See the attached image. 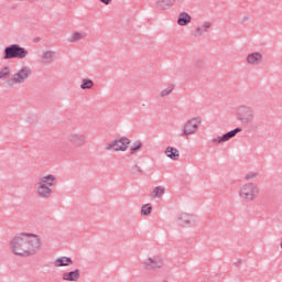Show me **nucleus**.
<instances>
[{
  "mask_svg": "<svg viewBox=\"0 0 282 282\" xmlns=\"http://www.w3.org/2000/svg\"><path fill=\"white\" fill-rule=\"evenodd\" d=\"M43 241L36 234L22 232L14 236L9 242V250L18 257H31L41 250Z\"/></svg>",
  "mask_w": 282,
  "mask_h": 282,
  "instance_id": "nucleus-1",
  "label": "nucleus"
},
{
  "mask_svg": "<svg viewBox=\"0 0 282 282\" xmlns=\"http://www.w3.org/2000/svg\"><path fill=\"white\" fill-rule=\"evenodd\" d=\"M56 185V175L54 174H45L39 177L35 185V195L40 199H50L52 197L54 191V186Z\"/></svg>",
  "mask_w": 282,
  "mask_h": 282,
  "instance_id": "nucleus-2",
  "label": "nucleus"
},
{
  "mask_svg": "<svg viewBox=\"0 0 282 282\" xmlns=\"http://www.w3.org/2000/svg\"><path fill=\"white\" fill-rule=\"evenodd\" d=\"M260 194L261 189L259 188V185L253 182L243 183L238 189V197L240 202H245L246 204L254 202Z\"/></svg>",
  "mask_w": 282,
  "mask_h": 282,
  "instance_id": "nucleus-3",
  "label": "nucleus"
},
{
  "mask_svg": "<svg viewBox=\"0 0 282 282\" xmlns=\"http://www.w3.org/2000/svg\"><path fill=\"white\" fill-rule=\"evenodd\" d=\"M28 54H30V52L25 47L19 44H11L4 48L3 61H12V58H28Z\"/></svg>",
  "mask_w": 282,
  "mask_h": 282,
  "instance_id": "nucleus-4",
  "label": "nucleus"
},
{
  "mask_svg": "<svg viewBox=\"0 0 282 282\" xmlns=\"http://www.w3.org/2000/svg\"><path fill=\"white\" fill-rule=\"evenodd\" d=\"M236 118L241 124L254 122V108L242 105L236 109Z\"/></svg>",
  "mask_w": 282,
  "mask_h": 282,
  "instance_id": "nucleus-5",
  "label": "nucleus"
},
{
  "mask_svg": "<svg viewBox=\"0 0 282 282\" xmlns=\"http://www.w3.org/2000/svg\"><path fill=\"white\" fill-rule=\"evenodd\" d=\"M202 124V118L194 117L188 119L181 129V138H188L189 135H195L199 126Z\"/></svg>",
  "mask_w": 282,
  "mask_h": 282,
  "instance_id": "nucleus-6",
  "label": "nucleus"
},
{
  "mask_svg": "<svg viewBox=\"0 0 282 282\" xmlns=\"http://www.w3.org/2000/svg\"><path fill=\"white\" fill-rule=\"evenodd\" d=\"M32 76V68L30 66H23L18 69L12 78L8 82V85L12 87V85H23L29 78Z\"/></svg>",
  "mask_w": 282,
  "mask_h": 282,
  "instance_id": "nucleus-7",
  "label": "nucleus"
},
{
  "mask_svg": "<svg viewBox=\"0 0 282 282\" xmlns=\"http://www.w3.org/2000/svg\"><path fill=\"white\" fill-rule=\"evenodd\" d=\"M130 144H131V140L127 137H123L108 143L106 145V149L107 151H127Z\"/></svg>",
  "mask_w": 282,
  "mask_h": 282,
  "instance_id": "nucleus-8",
  "label": "nucleus"
},
{
  "mask_svg": "<svg viewBox=\"0 0 282 282\" xmlns=\"http://www.w3.org/2000/svg\"><path fill=\"white\" fill-rule=\"evenodd\" d=\"M144 270H160L164 268V258L162 256H152L143 261Z\"/></svg>",
  "mask_w": 282,
  "mask_h": 282,
  "instance_id": "nucleus-9",
  "label": "nucleus"
},
{
  "mask_svg": "<svg viewBox=\"0 0 282 282\" xmlns=\"http://www.w3.org/2000/svg\"><path fill=\"white\" fill-rule=\"evenodd\" d=\"M241 128H236L229 132H226L221 137H214L209 142L210 144H224V142H228L229 140H232L237 133H241Z\"/></svg>",
  "mask_w": 282,
  "mask_h": 282,
  "instance_id": "nucleus-10",
  "label": "nucleus"
},
{
  "mask_svg": "<svg viewBox=\"0 0 282 282\" xmlns=\"http://www.w3.org/2000/svg\"><path fill=\"white\" fill-rule=\"evenodd\" d=\"M176 224L182 226V228H191L196 224L195 216L186 213L180 214L177 216Z\"/></svg>",
  "mask_w": 282,
  "mask_h": 282,
  "instance_id": "nucleus-11",
  "label": "nucleus"
},
{
  "mask_svg": "<svg viewBox=\"0 0 282 282\" xmlns=\"http://www.w3.org/2000/svg\"><path fill=\"white\" fill-rule=\"evenodd\" d=\"M67 141L73 144V147H83V144L87 142V137L82 132H72L67 135Z\"/></svg>",
  "mask_w": 282,
  "mask_h": 282,
  "instance_id": "nucleus-12",
  "label": "nucleus"
},
{
  "mask_svg": "<svg viewBox=\"0 0 282 282\" xmlns=\"http://www.w3.org/2000/svg\"><path fill=\"white\" fill-rule=\"evenodd\" d=\"M210 28H213V22L204 21L199 25H197L194 30V36L197 39L204 36V34H208Z\"/></svg>",
  "mask_w": 282,
  "mask_h": 282,
  "instance_id": "nucleus-13",
  "label": "nucleus"
},
{
  "mask_svg": "<svg viewBox=\"0 0 282 282\" xmlns=\"http://www.w3.org/2000/svg\"><path fill=\"white\" fill-rule=\"evenodd\" d=\"M62 280L66 282H78L80 281V269H74L62 273Z\"/></svg>",
  "mask_w": 282,
  "mask_h": 282,
  "instance_id": "nucleus-14",
  "label": "nucleus"
},
{
  "mask_svg": "<svg viewBox=\"0 0 282 282\" xmlns=\"http://www.w3.org/2000/svg\"><path fill=\"white\" fill-rule=\"evenodd\" d=\"M248 65H261L263 63V54L261 52H252L246 58Z\"/></svg>",
  "mask_w": 282,
  "mask_h": 282,
  "instance_id": "nucleus-15",
  "label": "nucleus"
},
{
  "mask_svg": "<svg viewBox=\"0 0 282 282\" xmlns=\"http://www.w3.org/2000/svg\"><path fill=\"white\" fill-rule=\"evenodd\" d=\"M55 268H69V265H74V260L66 256H61L54 260Z\"/></svg>",
  "mask_w": 282,
  "mask_h": 282,
  "instance_id": "nucleus-16",
  "label": "nucleus"
},
{
  "mask_svg": "<svg viewBox=\"0 0 282 282\" xmlns=\"http://www.w3.org/2000/svg\"><path fill=\"white\" fill-rule=\"evenodd\" d=\"M155 9L156 10H171V8H173V6H175V0H156L154 2Z\"/></svg>",
  "mask_w": 282,
  "mask_h": 282,
  "instance_id": "nucleus-17",
  "label": "nucleus"
},
{
  "mask_svg": "<svg viewBox=\"0 0 282 282\" xmlns=\"http://www.w3.org/2000/svg\"><path fill=\"white\" fill-rule=\"evenodd\" d=\"M164 155H166L169 160L176 162V160H180V150L175 147H167L164 151Z\"/></svg>",
  "mask_w": 282,
  "mask_h": 282,
  "instance_id": "nucleus-18",
  "label": "nucleus"
},
{
  "mask_svg": "<svg viewBox=\"0 0 282 282\" xmlns=\"http://www.w3.org/2000/svg\"><path fill=\"white\" fill-rule=\"evenodd\" d=\"M54 58H56V52L44 51L42 55V63L43 65H52V63H54Z\"/></svg>",
  "mask_w": 282,
  "mask_h": 282,
  "instance_id": "nucleus-19",
  "label": "nucleus"
},
{
  "mask_svg": "<svg viewBox=\"0 0 282 282\" xmlns=\"http://www.w3.org/2000/svg\"><path fill=\"white\" fill-rule=\"evenodd\" d=\"M192 18L191 14H188V12H181L178 14V19H177V25H180L181 28H185L186 25H188V23H191Z\"/></svg>",
  "mask_w": 282,
  "mask_h": 282,
  "instance_id": "nucleus-20",
  "label": "nucleus"
},
{
  "mask_svg": "<svg viewBox=\"0 0 282 282\" xmlns=\"http://www.w3.org/2000/svg\"><path fill=\"white\" fill-rule=\"evenodd\" d=\"M164 193H166V188L164 186H156L150 193V197L152 199H162V197H164Z\"/></svg>",
  "mask_w": 282,
  "mask_h": 282,
  "instance_id": "nucleus-21",
  "label": "nucleus"
},
{
  "mask_svg": "<svg viewBox=\"0 0 282 282\" xmlns=\"http://www.w3.org/2000/svg\"><path fill=\"white\" fill-rule=\"evenodd\" d=\"M85 39H87V32H74L68 36L67 41L68 43H78V41Z\"/></svg>",
  "mask_w": 282,
  "mask_h": 282,
  "instance_id": "nucleus-22",
  "label": "nucleus"
},
{
  "mask_svg": "<svg viewBox=\"0 0 282 282\" xmlns=\"http://www.w3.org/2000/svg\"><path fill=\"white\" fill-rule=\"evenodd\" d=\"M10 76H12V67L4 66L0 69V80H10Z\"/></svg>",
  "mask_w": 282,
  "mask_h": 282,
  "instance_id": "nucleus-23",
  "label": "nucleus"
},
{
  "mask_svg": "<svg viewBox=\"0 0 282 282\" xmlns=\"http://www.w3.org/2000/svg\"><path fill=\"white\" fill-rule=\"evenodd\" d=\"M94 87V80L85 78L82 80L80 89H91Z\"/></svg>",
  "mask_w": 282,
  "mask_h": 282,
  "instance_id": "nucleus-24",
  "label": "nucleus"
},
{
  "mask_svg": "<svg viewBox=\"0 0 282 282\" xmlns=\"http://www.w3.org/2000/svg\"><path fill=\"white\" fill-rule=\"evenodd\" d=\"M152 210H153V206H151V204H145L141 207V215L143 217H147L148 215H151Z\"/></svg>",
  "mask_w": 282,
  "mask_h": 282,
  "instance_id": "nucleus-25",
  "label": "nucleus"
},
{
  "mask_svg": "<svg viewBox=\"0 0 282 282\" xmlns=\"http://www.w3.org/2000/svg\"><path fill=\"white\" fill-rule=\"evenodd\" d=\"M174 86L169 85L166 88L161 90V98H166V96H171L173 94Z\"/></svg>",
  "mask_w": 282,
  "mask_h": 282,
  "instance_id": "nucleus-26",
  "label": "nucleus"
},
{
  "mask_svg": "<svg viewBox=\"0 0 282 282\" xmlns=\"http://www.w3.org/2000/svg\"><path fill=\"white\" fill-rule=\"evenodd\" d=\"M142 149V142L141 141H135L132 143L130 151H131V155H135V151Z\"/></svg>",
  "mask_w": 282,
  "mask_h": 282,
  "instance_id": "nucleus-27",
  "label": "nucleus"
},
{
  "mask_svg": "<svg viewBox=\"0 0 282 282\" xmlns=\"http://www.w3.org/2000/svg\"><path fill=\"white\" fill-rule=\"evenodd\" d=\"M259 172H249L248 174L245 175V180L247 182H251V180H257L259 177Z\"/></svg>",
  "mask_w": 282,
  "mask_h": 282,
  "instance_id": "nucleus-28",
  "label": "nucleus"
},
{
  "mask_svg": "<svg viewBox=\"0 0 282 282\" xmlns=\"http://www.w3.org/2000/svg\"><path fill=\"white\" fill-rule=\"evenodd\" d=\"M247 21H250V17H249V15H245V17L242 18L241 23H247Z\"/></svg>",
  "mask_w": 282,
  "mask_h": 282,
  "instance_id": "nucleus-29",
  "label": "nucleus"
},
{
  "mask_svg": "<svg viewBox=\"0 0 282 282\" xmlns=\"http://www.w3.org/2000/svg\"><path fill=\"white\" fill-rule=\"evenodd\" d=\"M101 3H105V6H109L111 3V0H100Z\"/></svg>",
  "mask_w": 282,
  "mask_h": 282,
  "instance_id": "nucleus-30",
  "label": "nucleus"
}]
</instances>
